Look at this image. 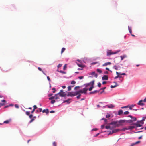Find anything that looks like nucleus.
<instances>
[{"label":"nucleus","mask_w":146,"mask_h":146,"mask_svg":"<svg viewBox=\"0 0 146 146\" xmlns=\"http://www.w3.org/2000/svg\"><path fill=\"white\" fill-rule=\"evenodd\" d=\"M77 65L79 67L83 68L85 66L81 64H78Z\"/></svg>","instance_id":"25"},{"label":"nucleus","mask_w":146,"mask_h":146,"mask_svg":"<svg viewBox=\"0 0 146 146\" xmlns=\"http://www.w3.org/2000/svg\"><path fill=\"white\" fill-rule=\"evenodd\" d=\"M88 90V89L86 88H84L83 89V92L84 93L86 94V92Z\"/></svg>","instance_id":"17"},{"label":"nucleus","mask_w":146,"mask_h":146,"mask_svg":"<svg viewBox=\"0 0 146 146\" xmlns=\"http://www.w3.org/2000/svg\"><path fill=\"white\" fill-rule=\"evenodd\" d=\"M59 95L60 96L63 97L66 96V94L65 93V92L63 91L62 90H61L59 92L56 94V95Z\"/></svg>","instance_id":"1"},{"label":"nucleus","mask_w":146,"mask_h":146,"mask_svg":"<svg viewBox=\"0 0 146 146\" xmlns=\"http://www.w3.org/2000/svg\"><path fill=\"white\" fill-rule=\"evenodd\" d=\"M101 120H104L105 122L106 123L107 122V120L106 119H105L104 118H102V119H101Z\"/></svg>","instance_id":"49"},{"label":"nucleus","mask_w":146,"mask_h":146,"mask_svg":"<svg viewBox=\"0 0 146 146\" xmlns=\"http://www.w3.org/2000/svg\"><path fill=\"white\" fill-rule=\"evenodd\" d=\"M56 102V101L54 100H52L51 101V104H53L55 102Z\"/></svg>","instance_id":"37"},{"label":"nucleus","mask_w":146,"mask_h":146,"mask_svg":"<svg viewBox=\"0 0 146 146\" xmlns=\"http://www.w3.org/2000/svg\"><path fill=\"white\" fill-rule=\"evenodd\" d=\"M143 100H140L138 103L137 104L139 105L140 106H143L144 105V104L143 103Z\"/></svg>","instance_id":"4"},{"label":"nucleus","mask_w":146,"mask_h":146,"mask_svg":"<svg viewBox=\"0 0 146 146\" xmlns=\"http://www.w3.org/2000/svg\"><path fill=\"white\" fill-rule=\"evenodd\" d=\"M133 125L136 126L137 127H140L141 126V125L138 122V121L137 122V123H134L133 124Z\"/></svg>","instance_id":"6"},{"label":"nucleus","mask_w":146,"mask_h":146,"mask_svg":"<svg viewBox=\"0 0 146 146\" xmlns=\"http://www.w3.org/2000/svg\"><path fill=\"white\" fill-rule=\"evenodd\" d=\"M113 68L114 69H115L116 70H118L120 68V66L119 65H115L114 67Z\"/></svg>","instance_id":"8"},{"label":"nucleus","mask_w":146,"mask_h":146,"mask_svg":"<svg viewBox=\"0 0 146 146\" xmlns=\"http://www.w3.org/2000/svg\"><path fill=\"white\" fill-rule=\"evenodd\" d=\"M128 27V29H129V31L130 32V33L131 34V33H132V30H131V28H130L129 26Z\"/></svg>","instance_id":"33"},{"label":"nucleus","mask_w":146,"mask_h":146,"mask_svg":"<svg viewBox=\"0 0 146 146\" xmlns=\"http://www.w3.org/2000/svg\"><path fill=\"white\" fill-rule=\"evenodd\" d=\"M79 88H80V86H76L75 87V88H74V90H76L77 89Z\"/></svg>","instance_id":"45"},{"label":"nucleus","mask_w":146,"mask_h":146,"mask_svg":"<svg viewBox=\"0 0 146 146\" xmlns=\"http://www.w3.org/2000/svg\"><path fill=\"white\" fill-rule=\"evenodd\" d=\"M100 90H95L94 91H93L92 92H90L89 94H94L95 93H96L97 92H99Z\"/></svg>","instance_id":"13"},{"label":"nucleus","mask_w":146,"mask_h":146,"mask_svg":"<svg viewBox=\"0 0 146 146\" xmlns=\"http://www.w3.org/2000/svg\"><path fill=\"white\" fill-rule=\"evenodd\" d=\"M108 79V78L107 76L106 75H104L102 77V80H107Z\"/></svg>","instance_id":"7"},{"label":"nucleus","mask_w":146,"mask_h":146,"mask_svg":"<svg viewBox=\"0 0 146 146\" xmlns=\"http://www.w3.org/2000/svg\"><path fill=\"white\" fill-rule=\"evenodd\" d=\"M116 52H113L111 50H108L107 51V56H108L112 54H116Z\"/></svg>","instance_id":"3"},{"label":"nucleus","mask_w":146,"mask_h":146,"mask_svg":"<svg viewBox=\"0 0 146 146\" xmlns=\"http://www.w3.org/2000/svg\"><path fill=\"white\" fill-rule=\"evenodd\" d=\"M76 82L75 81H72L71 82V84H74L76 83Z\"/></svg>","instance_id":"38"},{"label":"nucleus","mask_w":146,"mask_h":146,"mask_svg":"<svg viewBox=\"0 0 146 146\" xmlns=\"http://www.w3.org/2000/svg\"><path fill=\"white\" fill-rule=\"evenodd\" d=\"M66 49L64 48H63L62 49L61 51V54H62L65 50Z\"/></svg>","instance_id":"28"},{"label":"nucleus","mask_w":146,"mask_h":146,"mask_svg":"<svg viewBox=\"0 0 146 146\" xmlns=\"http://www.w3.org/2000/svg\"><path fill=\"white\" fill-rule=\"evenodd\" d=\"M83 78H84V77L83 76H80L78 77V78L80 79H82Z\"/></svg>","instance_id":"58"},{"label":"nucleus","mask_w":146,"mask_h":146,"mask_svg":"<svg viewBox=\"0 0 146 146\" xmlns=\"http://www.w3.org/2000/svg\"><path fill=\"white\" fill-rule=\"evenodd\" d=\"M66 64H65L64 67H63V69L64 70H65L66 69Z\"/></svg>","instance_id":"55"},{"label":"nucleus","mask_w":146,"mask_h":146,"mask_svg":"<svg viewBox=\"0 0 146 146\" xmlns=\"http://www.w3.org/2000/svg\"><path fill=\"white\" fill-rule=\"evenodd\" d=\"M68 91H70L71 89V88L70 86H69L68 87Z\"/></svg>","instance_id":"41"},{"label":"nucleus","mask_w":146,"mask_h":146,"mask_svg":"<svg viewBox=\"0 0 146 146\" xmlns=\"http://www.w3.org/2000/svg\"><path fill=\"white\" fill-rule=\"evenodd\" d=\"M25 113L27 115H30V112L29 111L26 112Z\"/></svg>","instance_id":"51"},{"label":"nucleus","mask_w":146,"mask_h":146,"mask_svg":"<svg viewBox=\"0 0 146 146\" xmlns=\"http://www.w3.org/2000/svg\"><path fill=\"white\" fill-rule=\"evenodd\" d=\"M77 95L76 92H69L67 95V96H74Z\"/></svg>","instance_id":"2"},{"label":"nucleus","mask_w":146,"mask_h":146,"mask_svg":"<svg viewBox=\"0 0 146 146\" xmlns=\"http://www.w3.org/2000/svg\"><path fill=\"white\" fill-rule=\"evenodd\" d=\"M125 56H121V60H122L124 58H125Z\"/></svg>","instance_id":"47"},{"label":"nucleus","mask_w":146,"mask_h":146,"mask_svg":"<svg viewBox=\"0 0 146 146\" xmlns=\"http://www.w3.org/2000/svg\"><path fill=\"white\" fill-rule=\"evenodd\" d=\"M53 145L54 146H57V144L55 142L53 143Z\"/></svg>","instance_id":"48"},{"label":"nucleus","mask_w":146,"mask_h":146,"mask_svg":"<svg viewBox=\"0 0 146 146\" xmlns=\"http://www.w3.org/2000/svg\"><path fill=\"white\" fill-rule=\"evenodd\" d=\"M90 83L92 84V85L93 86L94 84V81H92Z\"/></svg>","instance_id":"61"},{"label":"nucleus","mask_w":146,"mask_h":146,"mask_svg":"<svg viewBox=\"0 0 146 146\" xmlns=\"http://www.w3.org/2000/svg\"><path fill=\"white\" fill-rule=\"evenodd\" d=\"M77 95L79 94L80 93H83V91L82 90H80L79 91L76 92Z\"/></svg>","instance_id":"16"},{"label":"nucleus","mask_w":146,"mask_h":146,"mask_svg":"<svg viewBox=\"0 0 146 146\" xmlns=\"http://www.w3.org/2000/svg\"><path fill=\"white\" fill-rule=\"evenodd\" d=\"M108 108H113L115 107V106L113 104H111L110 105H108L106 106Z\"/></svg>","instance_id":"5"},{"label":"nucleus","mask_w":146,"mask_h":146,"mask_svg":"<svg viewBox=\"0 0 146 146\" xmlns=\"http://www.w3.org/2000/svg\"><path fill=\"white\" fill-rule=\"evenodd\" d=\"M93 75L96 78H97L98 76V75L96 73L94 72H92L90 74Z\"/></svg>","instance_id":"14"},{"label":"nucleus","mask_w":146,"mask_h":146,"mask_svg":"<svg viewBox=\"0 0 146 146\" xmlns=\"http://www.w3.org/2000/svg\"><path fill=\"white\" fill-rule=\"evenodd\" d=\"M15 106L17 108H19V106L17 104H15Z\"/></svg>","instance_id":"60"},{"label":"nucleus","mask_w":146,"mask_h":146,"mask_svg":"<svg viewBox=\"0 0 146 146\" xmlns=\"http://www.w3.org/2000/svg\"><path fill=\"white\" fill-rule=\"evenodd\" d=\"M104 125H102L101 126V128L102 129L104 128Z\"/></svg>","instance_id":"63"},{"label":"nucleus","mask_w":146,"mask_h":146,"mask_svg":"<svg viewBox=\"0 0 146 146\" xmlns=\"http://www.w3.org/2000/svg\"><path fill=\"white\" fill-rule=\"evenodd\" d=\"M90 83H89L88 84H85V85L86 87H87L88 86H89L90 85Z\"/></svg>","instance_id":"46"},{"label":"nucleus","mask_w":146,"mask_h":146,"mask_svg":"<svg viewBox=\"0 0 146 146\" xmlns=\"http://www.w3.org/2000/svg\"><path fill=\"white\" fill-rule=\"evenodd\" d=\"M117 123V122H116V121H113V122H111L110 124L111 125H115Z\"/></svg>","instance_id":"31"},{"label":"nucleus","mask_w":146,"mask_h":146,"mask_svg":"<svg viewBox=\"0 0 146 146\" xmlns=\"http://www.w3.org/2000/svg\"><path fill=\"white\" fill-rule=\"evenodd\" d=\"M70 99H68V100H66L65 101H64V102H63V103H65V102H67L68 103H70V102H71L70 101Z\"/></svg>","instance_id":"21"},{"label":"nucleus","mask_w":146,"mask_h":146,"mask_svg":"<svg viewBox=\"0 0 146 146\" xmlns=\"http://www.w3.org/2000/svg\"><path fill=\"white\" fill-rule=\"evenodd\" d=\"M34 120H35V119L32 118V119L29 121V123H31Z\"/></svg>","instance_id":"56"},{"label":"nucleus","mask_w":146,"mask_h":146,"mask_svg":"<svg viewBox=\"0 0 146 146\" xmlns=\"http://www.w3.org/2000/svg\"><path fill=\"white\" fill-rule=\"evenodd\" d=\"M128 107H129V105H127L126 106L122 107H121V108H122V109L125 108H128Z\"/></svg>","instance_id":"35"},{"label":"nucleus","mask_w":146,"mask_h":146,"mask_svg":"<svg viewBox=\"0 0 146 146\" xmlns=\"http://www.w3.org/2000/svg\"><path fill=\"white\" fill-rule=\"evenodd\" d=\"M128 127H125V128H123L122 130L123 131H125V130H128Z\"/></svg>","instance_id":"40"},{"label":"nucleus","mask_w":146,"mask_h":146,"mask_svg":"<svg viewBox=\"0 0 146 146\" xmlns=\"http://www.w3.org/2000/svg\"><path fill=\"white\" fill-rule=\"evenodd\" d=\"M128 129H131L135 128V127L133 126H130L128 127Z\"/></svg>","instance_id":"19"},{"label":"nucleus","mask_w":146,"mask_h":146,"mask_svg":"<svg viewBox=\"0 0 146 146\" xmlns=\"http://www.w3.org/2000/svg\"><path fill=\"white\" fill-rule=\"evenodd\" d=\"M33 108H33V109H34L35 110V109H36L37 108V107L35 105H34V106H33Z\"/></svg>","instance_id":"53"},{"label":"nucleus","mask_w":146,"mask_h":146,"mask_svg":"<svg viewBox=\"0 0 146 146\" xmlns=\"http://www.w3.org/2000/svg\"><path fill=\"white\" fill-rule=\"evenodd\" d=\"M101 84L100 83H99L98 84V87H100L101 86Z\"/></svg>","instance_id":"57"},{"label":"nucleus","mask_w":146,"mask_h":146,"mask_svg":"<svg viewBox=\"0 0 146 146\" xmlns=\"http://www.w3.org/2000/svg\"><path fill=\"white\" fill-rule=\"evenodd\" d=\"M62 64H59L58 65L57 67L58 68L60 67H61L62 66Z\"/></svg>","instance_id":"43"},{"label":"nucleus","mask_w":146,"mask_h":146,"mask_svg":"<svg viewBox=\"0 0 146 146\" xmlns=\"http://www.w3.org/2000/svg\"><path fill=\"white\" fill-rule=\"evenodd\" d=\"M58 72L60 73H63V74H65L66 73L65 72L63 71H61V70L60 71H58Z\"/></svg>","instance_id":"50"},{"label":"nucleus","mask_w":146,"mask_h":146,"mask_svg":"<svg viewBox=\"0 0 146 146\" xmlns=\"http://www.w3.org/2000/svg\"><path fill=\"white\" fill-rule=\"evenodd\" d=\"M116 73L117 74V76L114 78L115 79H117L119 77V75H118L119 74V72H116Z\"/></svg>","instance_id":"20"},{"label":"nucleus","mask_w":146,"mask_h":146,"mask_svg":"<svg viewBox=\"0 0 146 146\" xmlns=\"http://www.w3.org/2000/svg\"><path fill=\"white\" fill-rule=\"evenodd\" d=\"M1 101L2 102H3L4 103H4L5 104V103H6V101L5 100H2Z\"/></svg>","instance_id":"54"},{"label":"nucleus","mask_w":146,"mask_h":146,"mask_svg":"<svg viewBox=\"0 0 146 146\" xmlns=\"http://www.w3.org/2000/svg\"><path fill=\"white\" fill-rule=\"evenodd\" d=\"M133 121L132 120H129L127 121V122L129 123H131L133 122Z\"/></svg>","instance_id":"42"},{"label":"nucleus","mask_w":146,"mask_h":146,"mask_svg":"<svg viewBox=\"0 0 146 146\" xmlns=\"http://www.w3.org/2000/svg\"><path fill=\"white\" fill-rule=\"evenodd\" d=\"M58 95H56V94H55V99H59V97L58 96Z\"/></svg>","instance_id":"26"},{"label":"nucleus","mask_w":146,"mask_h":146,"mask_svg":"<svg viewBox=\"0 0 146 146\" xmlns=\"http://www.w3.org/2000/svg\"><path fill=\"white\" fill-rule=\"evenodd\" d=\"M38 70H40V71H41L42 72V73H43V74L45 75H46V74L43 71H42V70L41 69V68H40V67H38Z\"/></svg>","instance_id":"22"},{"label":"nucleus","mask_w":146,"mask_h":146,"mask_svg":"<svg viewBox=\"0 0 146 146\" xmlns=\"http://www.w3.org/2000/svg\"><path fill=\"white\" fill-rule=\"evenodd\" d=\"M105 128L107 129H111V127L110 126H105Z\"/></svg>","instance_id":"30"},{"label":"nucleus","mask_w":146,"mask_h":146,"mask_svg":"<svg viewBox=\"0 0 146 146\" xmlns=\"http://www.w3.org/2000/svg\"><path fill=\"white\" fill-rule=\"evenodd\" d=\"M134 106V105H131L130 106H129V107L130 110H132L133 109L132 108Z\"/></svg>","instance_id":"29"},{"label":"nucleus","mask_w":146,"mask_h":146,"mask_svg":"<svg viewBox=\"0 0 146 146\" xmlns=\"http://www.w3.org/2000/svg\"><path fill=\"white\" fill-rule=\"evenodd\" d=\"M94 88V86L92 85V86L88 90L89 91H91L92 90L93 88Z\"/></svg>","instance_id":"32"},{"label":"nucleus","mask_w":146,"mask_h":146,"mask_svg":"<svg viewBox=\"0 0 146 146\" xmlns=\"http://www.w3.org/2000/svg\"><path fill=\"white\" fill-rule=\"evenodd\" d=\"M5 104L4 103H0V107L1 106L4 105Z\"/></svg>","instance_id":"62"},{"label":"nucleus","mask_w":146,"mask_h":146,"mask_svg":"<svg viewBox=\"0 0 146 146\" xmlns=\"http://www.w3.org/2000/svg\"><path fill=\"white\" fill-rule=\"evenodd\" d=\"M55 96H52L49 98V100H52L54 99H55Z\"/></svg>","instance_id":"36"},{"label":"nucleus","mask_w":146,"mask_h":146,"mask_svg":"<svg viewBox=\"0 0 146 146\" xmlns=\"http://www.w3.org/2000/svg\"><path fill=\"white\" fill-rule=\"evenodd\" d=\"M106 88V87H103L102 88H100V90H104Z\"/></svg>","instance_id":"59"},{"label":"nucleus","mask_w":146,"mask_h":146,"mask_svg":"<svg viewBox=\"0 0 146 146\" xmlns=\"http://www.w3.org/2000/svg\"><path fill=\"white\" fill-rule=\"evenodd\" d=\"M138 122L141 125L143 124V121L142 120L138 121Z\"/></svg>","instance_id":"27"},{"label":"nucleus","mask_w":146,"mask_h":146,"mask_svg":"<svg viewBox=\"0 0 146 146\" xmlns=\"http://www.w3.org/2000/svg\"><path fill=\"white\" fill-rule=\"evenodd\" d=\"M123 111L122 110H120L118 111V115H120L122 114Z\"/></svg>","instance_id":"18"},{"label":"nucleus","mask_w":146,"mask_h":146,"mask_svg":"<svg viewBox=\"0 0 146 146\" xmlns=\"http://www.w3.org/2000/svg\"><path fill=\"white\" fill-rule=\"evenodd\" d=\"M129 112L128 111H126L124 113V115H128L129 114Z\"/></svg>","instance_id":"39"},{"label":"nucleus","mask_w":146,"mask_h":146,"mask_svg":"<svg viewBox=\"0 0 146 146\" xmlns=\"http://www.w3.org/2000/svg\"><path fill=\"white\" fill-rule=\"evenodd\" d=\"M43 113L46 112L47 114H48L49 112V110L48 109H47L46 110H44L42 111Z\"/></svg>","instance_id":"15"},{"label":"nucleus","mask_w":146,"mask_h":146,"mask_svg":"<svg viewBox=\"0 0 146 146\" xmlns=\"http://www.w3.org/2000/svg\"><path fill=\"white\" fill-rule=\"evenodd\" d=\"M120 131V130L119 129H115L112 131V133H115Z\"/></svg>","instance_id":"10"},{"label":"nucleus","mask_w":146,"mask_h":146,"mask_svg":"<svg viewBox=\"0 0 146 146\" xmlns=\"http://www.w3.org/2000/svg\"><path fill=\"white\" fill-rule=\"evenodd\" d=\"M81 95L80 94H79L76 97L77 99H79L80 98V97Z\"/></svg>","instance_id":"52"},{"label":"nucleus","mask_w":146,"mask_h":146,"mask_svg":"<svg viewBox=\"0 0 146 146\" xmlns=\"http://www.w3.org/2000/svg\"><path fill=\"white\" fill-rule=\"evenodd\" d=\"M10 121H11L10 120H7L5 121L3 123L7 124V123H8L10 122Z\"/></svg>","instance_id":"24"},{"label":"nucleus","mask_w":146,"mask_h":146,"mask_svg":"<svg viewBox=\"0 0 146 146\" xmlns=\"http://www.w3.org/2000/svg\"><path fill=\"white\" fill-rule=\"evenodd\" d=\"M111 63L110 62H107L105 63L102 65L103 66H106L108 65H110L111 64Z\"/></svg>","instance_id":"11"},{"label":"nucleus","mask_w":146,"mask_h":146,"mask_svg":"<svg viewBox=\"0 0 146 146\" xmlns=\"http://www.w3.org/2000/svg\"><path fill=\"white\" fill-rule=\"evenodd\" d=\"M110 114H108L107 115H106V118H109L110 117Z\"/></svg>","instance_id":"44"},{"label":"nucleus","mask_w":146,"mask_h":146,"mask_svg":"<svg viewBox=\"0 0 146 146\" xmlns=\"http://www.w3.org/2000/svg\"><path fill=\"white\" fill-rule=\"evenodd\" d=\"M52 90H53L52 92L53 93H55L56 91V89L54 88H52Z\"/></svg>","instance_id":"34"},{"label":"nucleus","mask_w":146,"mask_h":146,"mask_svg":"<svg viewBox=\"0 0 146 146\" xmlns=\"http://www.w3.org/2000/svg\"><path fill=\"white\" fill-rule=\"evenodd\" d=\"M113 83L115 84V85L114 86L111 85L110 87L111 88H113L118 86V85L116 82H114Z\"/></svg>","instance_id":"9"},{"label":"nucleus","mask_w":146,"mask_h":146,"mask_svg":"<svg viewBox=\"0 0 146 146\" xmlns=\"http://www.w3.org/2000/svg\"><path fill=\"white\" fill-rule=\"evenodd\" d=\"M47 78L48 80L49 81H50V79L49 77L48 76H47Z\"/></svg>","instance_id":"64"},{"label":"nucleus","mask_w":146,"mask_h":146,"mask_svg":"<svg viewBox=\"0 0 146 146\" xmlns=\"http://www.w3.org/2000/svg\"><path fill=\"white\" fill-rule=\"evenodd\" d=\"M129 117H130L132 119V120L133 121H136L137 120V119L135 117H133L131 115H129L128 116Z\"/></svg>","instance_id":"12"},{"label":"nucleus","mask_w":146,"mask_h":146,"mask_svg":"<svg viewBox=\"0 0 146 146\" xmlns=\"http://www.w3.org/2000/svg\"><path fill=\"white\" fill-rule=\"evenodd\" d=\"M96 71L97 72L99 73H101L102 72V70L99 69H97Z\"/></svg>","instance_id":"23"}]
</instances>
